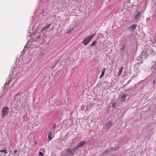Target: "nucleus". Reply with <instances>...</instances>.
<instances>
[{
    "instance_id": "1",
    "label": "nucleus",
    "mask_w": 156,
    "mask_h": 156,
    "mask_svg": "<svg viewBox=\"0 0 156 156\" xmlns=\"http://www.w3.org/2000/svg\"><path fill=\"white\" fill-rule=\"evenodd\" d=\"M37 59L38 63H40L46 59L45 55L44 54H41L37 56Z\"/></svg>"
},
{
    "instance_id": "2",
    "label": "nucleus",
    "mask_w": 156,
    "mask_h": 156,
    "mask_svg": "<svg viewBox=\"0 0 156 156\" xmlns=\"http://www.w3.org/2000/svg\"><path fill=\"white\" fill-rule=\"evenodd\" d=\"M9 108L7 107H4L2 109V117L4 118L5 115H7L9 112Z\"/></svg>"
},
{
    "instance_id": "3",
    "label": "nucleus",
    "mask_w": 156,
    "mask_h": 156,
    "mask_svg": "<svg viewBox=\"0 0 156 156\" xmlns=\"http://www.w3.org/2000/svg\"><path fill=\"white\" fill-rule=\"evenodd\" d=\"M66 151L67 153L66 155L73 156L75 154V153L70 149L68 148L66 149Z\"/></svg>"
},
{
    "instance_id": "4",
    "label": "nucleus",
    "mask_w": 156,
    "mask_h": 156,
    "mask_svg": "<svg viewBox=\"0 0 156 156\" xmlns=\"http://www.w3.org/2000/svg\"><path fill=\"white\" fill-rule=\"evenodd\" d=\"M141 14V12H137L136 14L133 17L134 20L136 21V22L138 21L137 19L140 17V15Z\"/></svg>"
},
{
    "instance_id": "5",
    "label": "nucleus",
    "mask_w": 156,
    "mask_h": 156,
    "mask_svg": "<svg viewBox=\"0 0 156 156\" xmlns=\"http://www.w3.org/2000/svg\"><path fill=\"white\" fill-rule=\"evenodd\" d=\"M137 25L136 24H134L132 25L131 27H129L127 30L129 31H133L136 28Z\"/></svg>"
},
{
    "instance_id": "6",
    "label": "nucleus",
    "mask_w": 156,
    "mask_h": 156,
    "mask_svg": "<svg viewBox=\"0 0 156 156\" xmlns=\"http://www.w3.org/2000/svg\"><path fill=\"white\" fill-rule=\"evenodd\" d=\"M113 124V122L112 121H109L107 124H106L105 126V129H109Z\"/></svg>"
},
{
    "instance_id": "7",
    "label": "nucleus",
    "mask_w": 156,
    "mask_h": 156,
    "mask_svg": "<svg viewBox=\"0 0 156 156\" xmlns=\"http://www.w3.org/2000/svg\"><path fill=\"white\" fill-rule=\"evenodd\" d=\"M86 143V142L85 141H82L80 142L78 144V146L80 148V147H82Z\"/></svg>"
},
{
    "instance_id": "8",
    "label": "nucleus",
    "mask_w": 156,
    "mask_h": 156,
    "mask_svg": "<svg viewBox=\"0 0 156 156\" xmlns=\"http://www.w3.org/2000/svg\"><path fill=\"white\" fill-rule=\"evenodd\" d=\"M141 56L142 58H146L148 56V55L146 52L142 51L141 54Z\"/></svg>"
},
{
    "instance_id": "9",
    "label": "nucleus",
    "mask_w": 156,
    "mask_h": 156,
    "mask_svg": "<svg viewBox=\"0 0 156 156\" xmlns=\"http://www.w3.org/2000/svg\"><path fill=\"white\" fill-rule=\"evenodd\" d=\"M95 35H96L95 33L93 34L92 35H90V36H89L86 37L85 39H92L95 36Z\"/></svg>"
},
{
    "instance_id": "10",
    "label": "nucleus",
    "mask_w": 156,
    "mask_h": 156,
    "mask_svg": "<svg viewBox=\"0 0 156 156\" xmlns=\"http://www.w3.org/2000/svg\"><path fill=\"white\" fill-rule=\"evenodd\" d=\"M52 138V133L51 132H50L48 133V139L49 141H50Z\"/></svg>"
},
{
    "instance_id": "11",
    "label": "nucleus",
    "mask_w": 156,
    "mask_h": 156,
    "mask_svg": "<svg viewBox=\"0 0 156 156\" xmlns=\"http://www.w3.org/2000/svg\"><path fill=\"white\" fill-rule=\"evenodd\" d=\"M105 72V68H103L101 70V73L100 76V79L101 78L103 77L104 75V73Z\"/></svg>"
},
{
    "instance_id": "12",
    "label": "nucleus",
    "mask_w": 156,
    "mask_h": 156,
    "mask_svg": "<svg viewBox=\"0 0 156 156\" xmlns=\"http://www.w3.org/2000/svg\"><path fill=\"white\" fill-rule=\"evenodd\" d=\"M90 40H83V43L85 45H87L90 42Z\"/></svg>"
},
{
    "instance_id": "13",
    "label": "nucleus",
    "mask_w": 156,
    "mask_h": 156,
    "mask_svg": "<svg viewBox=\"0 0 156 156\" xmlns=\"http://www.w3.org/2000/svg\"><path fill=\"white\" fill-rule=\"evenodd\" d=\"M112 151V149L111 148H108L106 149L105 150V151L104 152L103 154H106L108 153L109 152H110Z\"/></svg>"
},
{
    "instance_id": "14",
    "label": "nucleus",
    "mask_w": 156,
    "mask_h": 156,
    "mask_svg": "<svg viewBox=\"0 0 156 156\" xmlns=\"http://www.w3.org/2000/svg\"><path fill=\"white\" fill-rule=\"evenodd\" d=\"M126 95L125 94H123L121 97V100L123 101H124L125 100V98L126 97Z\"/></svg>"
},
{
    "instance_id": "15",
    "label": "nucleus",
    "mask_w": 156,
    "mask_h": 156,
    "mask_svg": "<svg viewBox=\"0 0 156 156\" xmlns=\"http://www.w3.org/2000/svg\"><path fill=\"white\" fill-rule=\"evenodd\" d=\"M51 24H47L43 28V30H45L51 26Z\"/></svg>"
},
{
    "instance_id": "16",
    "label": "nucleus",
    "mask_w": 156,
    "mask_h": 156,
    "mask_svg": "<svg viewBox=\"0 0 156 156\" xmlns=\"http://www.w3.org/2000/svg\"><path fill=\"white\" fill-rule=\"evenodd\" d=\"M123 67H122L119 70V72L118 73V76H119V75H120L122 71V70L123 69Z\"/></svg>"
},
{
    "instance_id": "17",
    "label": "nucleus",
    "mask_w": 156,
    "mask_h": 156,
    "mask_svg": "<svg viewBox=\"0 0 156 156\" xmlns=\"http://www.w3.org/2000/svg\"><path fill=\"white\" fill-rule=\"evenodd\" d=\"M73 29L74 28H73L72 29L71 28L69 30L67 31L66 33L68 34H69L72 32L73 30Z\"/></svg>"
},
{
    "instance_id": "18",
    "label": "nucleus",
    "mask_w": 156,
    "mask_h": 156,
    "mask_svg": "<svg viewBox=\"0 0 156 156\" xmlns=\"http://www.w3.org/2000/svg\"><path fill=\"white\" fill-rule=\"evenodd\" d=\"M119 148V147L118 146H117V147H113V148H112L111 147V148L112 149V151H115L116 150H117Z\"/></svg>"
},
{
    "instance_id": "19",
    "label": "nucleus",
    "mask_w": 156,
    "mask_h": 156,
    "mask_svg": "<svg viewBox=\"0 0 156 156\" xmlns=\"http://www.w3.org/2000/svg\"><path fill=\"white\" fill-rule=\"evenodd\" d=\"M119 148V147L118 146H117V147H113V148H112L111 147V148L112 149V151H115L116 150H117Z\"/></svg>"
},
{
    "instance_id": "20",
    "label": "nucleus",
    "mask_w": 156,
    "mask_h": 156,
    "mask_svg": "<svg viewBox=\"0 0 156 156\" xmlns=\"http://www.w3.org/2000/svg\"><path fill=\"white\" fill-rule=\"evenodd\" d=\"M79 148V147L77 145V146L74 147L73 148V150L74 151H77L78 149V148Z\"/></svg>"
},
{
    "instance_id": "21",
    "label": "nucleus",
    "mask_w": 156,
    "mask_h": 156,
    "mask_svg": "<svg viewBox=\"0 0 156 156\" xmlns=\"http://www.w3.org/2000/svg\"><path fill=\"white\" fill-rule=\"evenodd\" d=\"M0 151L1 152H3V153H5V154L7 153V150L6 149H4L3 150H1Z\"/></svg>"
},
{
    "instance_id": "22",
    "label": "nucleus",
    "mask_w": 156,
    "mask_h": 156,
    "mask_svg": "<svg viewBox=\"0 0 156 156\" xmlns=\"http://www.w3.org/2000/svg\"><path fill=\"white\" fill-rule=\"evenodd\" d=\"M97 42L96 41V40L94 41L93 42V43L91 44V46H93L94 45H95L96 44Z\"/></svg>"
},
{
    "instance_id": "23",
    "label": "nucleus",
    "mask_w": 156,
    "mask_h": 156,
    "mask_svg": "<svg viewBox=\"0 0 156 156\" xmlns=\"http://www.w3.org/2000/svg\"><path fill=\"white\" fill-rule=\"evenodd\" d=\"M56 127V126L55 124H54L53 125L52 127L51 128V129H55V128Z\"/></svg>"
},
{
    "instance_id": "24",
    "label": "nucleus",
    "mask_w": 156,
    "mask_h": 156,
    "mask_svg": "<svg viewBox=\"0 0 156 156\" xmlns=\"http://www.w3.org/2000/svg\"><path fill=\"white\" fill-rule=\"evenodd\" d=\"M39 156H43V154L42 152H39Z\"/></svg>"
},
{
    "instance_id": "25",
    "label": "nucleus",
    "mask_w": 156,
    "mask_h": 156,
    "mask_svg": "<svg viewBox=\"0 0 156 156\" xmlns=\"http://www.w3.org/2000/svg\"><path fill=\"white\" fill-rule=\"evenodd\" d=\"M21 94V92H18L17 94H16L15 95V96H18V95H20V94Z\"/></svg>"
},
{
    "instance_id": "26",
    "label": "nucleus",
    "mask_w": 156,
    "mask_h": 156,
    "mask_svg": "<svg viewBox=\"0 0 156 156\" xmlns=\"http://www.w3.org/2000/svg\"><path fill=\"white\" fill-rule=\"evenodd\" d=\"M156 81V80L155 79L153 81V84H154V85L155 84V83Z\"/></svg>"
},
{
    "instance_id": "27",
    "label": "nucleus",
    "mask_w": 156,
    "mask_h": 156,
    "mask_svg": "<svg viewBox=\"0 0 156 156\" xmlns=\"http://www.w3.org/2000/svg\"><path fill=\"white\" fill-rule=\"evenodd\" d=\"M17 150H14V154H16L17 153Z\"/></svg>"
},
{
    "instance_id": "28",
    "label": "nucleus",
    "mask_w": 156,
    "mask_h": 156,
    "mask_svg": "<svg viewBox=\"0 0 156 156\" xmlns=\"http://www.w3.org/2000/svg\"><path fill=\"white\" fill-rule=\"evenodd\" d=\"M37 144V141L36 140L34 142V144Z\"/></svg>"
},
{
    "instance_id": "29",
    "label": "nucleus",
    "mask_w": 156,
    "mask_h": 156,
    "mask_svg": "<svg viewBox=\"0 0 156 156\" xmlns=\"http://www.w3.org/2000/svg\"><path fill=\"white\" fill-rule=\"evenodd\" d=\"M156 66V62L155 63L154 65H153V66L155 67Z\"/></svg>"
},
{
    "instance_id": "30",
    "label": "nucleus",
    "mask_w": 156,
    "mask_h": 156,
    "mask_svg": "<svg viewBox=\"0 0 156 156\" xmlns=\"http://www.w3.org/2000/svg\"><path fill=\"white\" fill-rule=\"evenodd\" d=\"M29 43H30V42L29 41H28L27 42V44H30V45L31 44H29Z\"/></svg>"
},
{
    "instance_id": "31",
    "label": "nucleus",
    "mask_w": 156,
    "mask_h": 156,
    "mask_svg": "<svg viewBox=\"0 0 156 156\" xmlns=\"http://www.w3.org/2000/svg\"><path fill=\"white\" fill-rule=\"evenodd\" d=\"M8 83H7L6 84H5V86L6 85H8Z\"/></svg>"
},
{
    "instance_id": "32",
    "label": "nucleus",
    "mask_w": 156,
    "mask_h": 156,
    "mask_svg": "<svg viewBox=\"0 0 156 156\" xmlns=\"http://www.w3.org/2000/svg\"><path fill=\"white\" fill-rule=\"evenodd\" d=\"M154 55H155V54H156L155 53H154V54H153Z\"/></svg>"
},
{
    "instance_id": "33",
    "label": "nucleus",
    "mask_w": 156,
    "mask_h": 156,
    "mask_svg": "<svg viewBox=\"0 0 156 156\" xmlns=\"http://www.w3.org/2000/svg\"><path fill=\"white\" fill-rule=\"evenodd\" d=\"M124 47V46H123L122 47V49H123Z\"/></svg>"
},
{
    "instance_id": "34",
    "label": "nucleus",
    "mask_w": 156,
    "mask_h": 156,
    "mask_svg": "<svg viewBox=\"0 0 156 156\" xmlns=\"http://www.w3.org/2000/svg\"><path fill=\"white\" fill-rule=\"evenodd\" d=\"M152 134H151L149 136H151V135H152Z\"/></svg>"
},
{
    "instance_id": "35",
    "label": "nucleus",
    "mask_w": 156,
    "mask_h": 156,
    "mask_svg": "<svg viewBox=\"0 0 156 156\" xmlns=\"http://www.w3.org/2000/svg\"><path fill=\"white\" fill-rule=\"evenodd\" d=\"M34 41H35L34 40H33V42H34Z\"/></svg>"
},
{
    "instance_id": "36",
    "label": "nucleus",
    "mask_w": 156,
    "mask_h": 156,
    "mask_svg": "<svg viewBox=\"0 0 156 156\" xmlns=\"http://www.w3.org/2000/svg\"><path fill=\"white\" fill-rule=\"evenodd\" d=\"M9 83H10V81H9Z\"/></svg>"
}]
</instances>
